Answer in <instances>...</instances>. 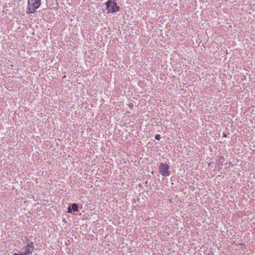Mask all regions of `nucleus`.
I'll return each instance as SVG.
<instances>
[{
  "label": "nucleus",
  "mask_w": 255,
  "mask_h": 255,
  "mask_svg": "<svg viewBox=\"0 0 255 255\" xmlns=\"http://www.w3.org/2000/svg\"><path fill=\"white\" fill-rule=\"evenodd\" d=\"M41 0H28V10L29 13H34L40 5Z\"/></svg>",
  "instance_id": "1"
},
{
  "label": "nucleus",
  "mask_w": 255,
  "mask_h": 255,
  "mask_svg": "<svg viewBox=\"0 0 255 255\" xmlns=\"http://www.w3.org/2000/svg\"><path fill=\"white\" fill-rule=\"evenodd\" d=\"M108 13L115 12L120 9V7L117 5V3L113 0H109L106 2Z\"/></svg>",
  "instance_id": "2"
},
{
  "label": "nucleus",
  "mask_w": 255,
  "mask_h": 255,
  "mask_svg": "<svg viewBox=\"0 0 255 255\" xmlns=\"http://www.w3.org/2000/svg\"><path fill=\"white\" fill-rule=\"evenodd\" d=\"M169 166L167 164L161 163L159 166V171L163 176H168L169 175Z\"/></svg>",
  "instance_id": "3"
},
{
  "label": "nucleus",
  "mask_w": 255,
  "mask_h": 255,
  "mask_svg": "<svg viewBox=\"0 0 255 255\" xmlns=\"http://www.w3.org/2000/svg\"><path fill=\"white\" fill-rule=\"evenodd\" d=\"M72 210H73L74 212H77L78 210V205L76 204H73L71 206V207L69 206L68 208V213H71Z\"/></svg>",
  "instance_id": "4"
},
{
  "label": "nucleus",
  "mask_w": 255,
  "mask_h": 255,
  "mask_svg": "<svg viewBox=\"0 0 255 255\" xmlns=\"http://www.w3.org/2000/svg\"><path fill=\"white\" fill-rule=\"evenodd\" d=\"M25 253L23 254V255H30L32 253L33 249L29 248L28 246H25L24 247Z\"/></svg>",
  "instance_id": "5"
},
{
  "label": "nucleus",
  "mask_w": 255,
  "mask_h": 255,
  "mask_svg": "<svg viewBox=\"0 0 255 255\" xmlns=\"http://www.w3.org/2000/svg\"><path fill=\"white\" fill-rule=\"evenodd\" d=\"M26 246H28L29 248H30L31 249H33V243L31 242L29 244H28Z\"/></svg>",
  "instance_id": "6"
},
{
  "label": "nucleus",
  "mask_w": 255,
  "mask_h": 255,
  "mask_svg": "<svg viewBox=\"0 0 255 255\" xmlns=\"http://www.w3.org/2000/svg\"><path fill=\"white\" fill-rule=\"evenodd\" d=\"M155 138L156 140H160V138H161L160 135V134H156L155 136Z\"/></svg>",
  "instance_id": "7"
},
{
  "label": "nucleus",
  "mask_w": 255,
  "mask_h": 255,
  "mask_svg": "<svg viewBox=\"0 0 255 255\" xmlns=\"http://www.w3.org/2000/svg\"><path fill=\"white\" fill-rule=\"evenodd\" d=\"M128 106H129V108H131L133 107V104L132 103H129L128 104Z\"/></svg>",
  "instance_id": "8"
},
{
  "label": "nucleus",
  "mask_w": 255,
  "mask_h": 255,
  "mask_svg": "<svg viewBox=\"0 0 255 255\" xmlns=\"http://www.w3.org/2000/svg\"><path fill=\"white\" fill-rule=\"evenodd\" d=\"M13 255H23V254H14Z\"/></svg>",
  "instance_id": "9"
}]
</instances>
